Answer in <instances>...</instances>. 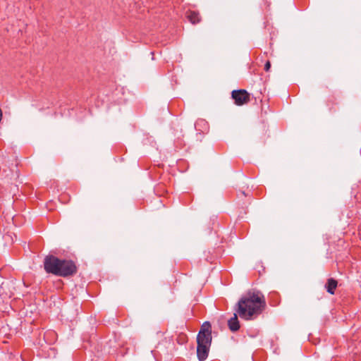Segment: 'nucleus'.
<instances>
[{"label":"nucleus","mask_w":361,"mask_h":361,"mask_svg":"<svg viewBox=\"0 0 361 361\" xmlns=\"http://www.w3.org/2000/svg\"><path fill=\"white\" fill-rule=\"evenodd\" d=\"M337 286L338 281L333 278H329L327 279L326 283L325 284L324 287L329 294L334 295L335 293Z\"/></svg>","instance_id":"6e6552de"},{"label":"nucleus","mask_w":361,"mask_h":361,"mask_svg":"<svg viewBox=\"0 0 361 361\" xmlns=\"http://www.w3.org/2000/svg\"><path fill=\"white\" fill-rule=\"evenodd\" d=\"M1 118H2V111H1V109H0V121H1Z\"/></svg>","instance_id":"ddd939ff"},{"label":"nucleus","mask_w":361,"mask_h":361,"mask_svg":"<svg viewBox=\"0 0 361 361\" xmlns=\"http://www.w3.org/2000/svg\"><path fill=\"white\" fill-rule=\"evenodd\" d=\"M59 266V276L61 277H70L75 275L78 271L75 263L71 259H61Z\"/></svg>","instance_id":"7ed1b4c3"},{"label":"nucleus","mask_w":361,"mask_h":361,"mask_svg":"<svg viewBox=\"0 0 361 361\" xmlns=\"http://www.w3.org/2000/svg\"><path fill=\"white\" fill-rule=\"evenodd\" d=\"M212 340V334L205 333L203 331H200L197 336V343L211 345Z\"/></svg>","instance_id":"423d86ee"},{"label":"nucleus","mask_w":361,"mask_h":361,"mask_svg":"<svg viewBox=\"0 0 361 361\" xmlns=\"http://www.w3.org/2000/svg\"><path fill=\"white\" fill-rule=\"evenodd\" d=\"M266 306L264 295L259 290H250L239 299L234 310L240 318L251 320L261 314Z\"/></svg>","instance_id":"f257e3e1"},{"label":"nucleus","mask_w":361,"mask_h":361,"mask_svg":"<svg viewBox=\"0 0 361 361\" xmlns=\"http://www.w3.org/2000/svg\"><path fill=\"white\" fill-rule=\"evenodd\" d=\"M242 194H243V195H246V194H245V191H242Z\"/></svg>","instance_id":"4468645a"},{"label":"nucleus","mask_w":361,"mask_h":361,"mask_svg":"<svg viewBox=\"0 0 361 361\" xmlns=\"http://www.w3.org/2000/svg\"><path fill=\"white\" fill-rule=\"evenodd\" d=\"M200 124L207 125V123L205 122L204 120H200L196 123V125H200Z\"/></svg>","instance_id":"f8f14e48"},{"label":"nucleus","mask_w":361,"mask_h":361,"mask_svg":"<svg viewBox=\"0 0 361 361\" xmlns=\"http://www.w3.org/2000/svg\"><path fill=\"white\" fill-rule=\"evenodd\" d=\"M238 314L235 312L233 316L228 320V326L231 331L236 332L240 329V325L238 319Z\"/></svg>","instance_id":"0eeeda50"},{"label":"nucleus","mask_w":361,"mask_h":361,"mask_svg":"<svg viewBox=\"0 0 361 361\" xmlns=\"http://www.w3.org/2000/svg\"><path fill=\"white\" fill-rule=\"evenodd\" d=\"M270 68H271V63L269 61H267L264 64V69L265 71L268 72V71H269Z\"/></svg>","instance_id":"9b49d317"},{"label":"nucleus","mask_w":361,"mask_h":361,"mask_svg":"<svg viewBox=\"0 0 361 361\" xmlns=\"http://www.w3.org/2000/svg\"><path fill=\"white\" fill-rule=\"evenodd\" d=\"M211 345L197 343V356L200 361H204L208 357Z\"/></svg>","instance_id":"39448f33"},{"label":"nucleus","mask_w":361,"mask_h":361,"mask_svg":"<svg viewBox=\"0 0 361 361\" xmlns=\"http://www.w3.org/2000/svg\"><path fill=\"white\" fill-rule=\"evenodd\" d=\"M187 17L189 21L192 24L198 23L200 21V16L199 13L194 11H190L188 13Z\"/></svg>","instance_id":"1a4fd4ad"},{"label":"nucleus","mask_w":361,"mask_h":361,"mask_svg":"<svg viewBox=\"0 0 361 361\" xmlns=\"http://www.w3.org/2000/svg\"><path fill=\"white\" fill-rule=\"evenodd\" d=\"M200 331H203L205 333L212 334V326L209 322H204L201 326Z\"/></svg>","instance_id":"9d476101"},{"label":"nucleus","mask_w":361,"mask_h":361,"mask_svg":"<svg viewBox=\"0 0 361 361\" xmlns=\"http://www.w3.org/2000/svg\"><path fill=\"white\" fill-rule=\"evenodd\" d=\"M61 259L52 255H47L44 259V269L46 273L51 274L54 276H59V266Z\"/></svg>","instance_id":"f03ea898"},{"label":"nucleus","mask_w":361,"mask_h":361,"mask_svg":"<svg viewBox=\"0 0 361 361\" xmlns=\"http://www.w3.org/2000/svg\"><path fill=\"white\" fill-rule=\"evenodd\" d=\"M231 97L237 106H243L250 101V94L245 90H233Z\"/></svg>","instance_id":"20e7f679"}]
</instances>
